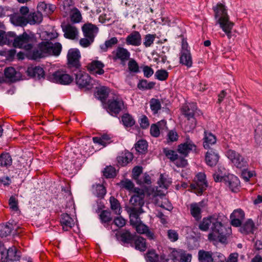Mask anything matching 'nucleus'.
Masks as SVG:
<instances>
[{
	"label": "nucleus",
	"mask_w": 262,
	"mask_h": 262,
	"mask_svg": "<svg viewBox=\"0 0 262 262\" xmlns=\"http://www.w3.org/2000/svg\"><path fill=\"white\" fill-rule=\"evenodd\" d=\"M211 225V232L208 234V239L225 243L227 237L231 233V227L223 223L220 219L210 216L204 217L200 223L199 228L203 231H207Z\"/></svg>",
	"instance_id": "f257e3e1"
},
{
	"label": "nucleus",
	"mask_w": 262,
	"mask_h": 262,
	"mask_svg": "<svg viewBox=\"0 0 262 262\" xmlns=\"http://www.w3.org/2000/svg\"><path fill=\"white\" fill-rule=\"evenodd\" d=\"M213 9L215 12V18L217 19V23L219 24L220 28L225 33L228 38H230L231 30L234 24L230 20L225 6L219 3Z\"/></svg>",
	"instance_id": "f03ea898"
},
{
	"label": "nucleus",
	"mask_w": 262,
	"mask_h": 262,
	"mask_svg": "<svg viewBox=\"0 0 262 262\" xmlns=\"http://www.w3.org/2000/svg\"><path fill=\"white\" fill-rule=\"evenodd\" d=\"M196 109V105L194 103H187L182 106L183 114L187 118V122L185 127L186 132L191 131L196 126V120L194 118V114Z\"/></svg>",
	"instance_id": "7ed1b4c3"
},
{
	"label": "nucleus",
	"mask_w": 262,
	"mask_h": 262,
	"mask_svg": "<svg viewBox=\"0 0 262 262\" xmlns=\"http://www.w3.org/2000/svg\"><path fill=\"white\" fill-rule=\"evenodd\" d=\"M9 35L14 37L13 45L15 48L23 49L27 51L31 50L33 48V38L26 32L15 36L13 32H10Z\"/></svg>",
	"instance_id": "20e7f679"
},
{
	"label": "nucleus",
	"mask_w": 262,
	"mask_h": 262,
	"mask_svg": "<svg viewBox=\"0 0 262 262\" xmlns=\"http://www.w3.org/2000/svg\"><path fill=\"white\" fill-rule=\"evenodd\" d=\"M145 193L143 189L140 188L135 189L134 194L129 200L130 206L127 209L137 210L143 211L142 207L144 204Z\"/></svg>",
	"instance_id": "39448f33"
},
{
	"label": "nucleus",
	"mask_w": 262,
	"mask_h": 262,
	"mask_svg": "<svg viewBox=\"0 0 262 262\" xmlns=\"http://www.w3.org/2000/svg\"><path fill=\"white\" fill-rule=\"evenodd\" d=\"M207 187L208 184L206 180V175L203 172L198 173L196 175L195 180L190 185L191 191L198 195H201Z\"/></svg>",
	"instance_id": "423d86ee"
},
{
	"label": "nucleus",
	"mask_w": 262,
	"mask_h": 262,
	"mask_svg": "<svg viewBox=\"0 0 262 262\" xmlns=\"http://www.w3.org/2000/svg\"><path fill=\"white\" fill-rule=\"evenodd\" d=\"M125 108L124 102L120 97H114L107 102V111L112 116H116Z\"/></svg>",
	"instance_id": "0eeeda50"
},
{
	"label": "nucleus",
	"mask_w": 262,
	"mask_h": 262,
	"mask_svg": "<svg viewBox=\"0 0 262 262\" xmlns=\"http://www.w3.org/2000/svg\"><path fill=\"white\" fill-rule=\"evenodd\" d=\"M75 76L76 83L80 88L91 90L94 88V82H95V80L91 79L86 73L79 71L75 74Z\"/></svg>",
	"instance_id": "6e6552de"
},
{
	"label": "nucleus",
	"mask_w": 262,
	"mask_h": 262,
	"mask_svg": "<svg viewBox=\"0 0 262 262\" xmlns=\"http://www.w3.org/2000/svg\"><path fill=\"white\" fill-rule=\"evenodd\" d=\"M49 80L54 83L68 85L73 80V77L63 71H57L49 77Z\"/></svg>",
	"instance_id": "1a4fd4ad"
},
{
	"label": "nucleus",
	"mask_w": 262,
	"mask_h": 262,
	"mask_svg": "<svg viewBox=\"0 0 262 262\" xmlns=\"http://www.w3.org/2000/svg\"><path fill=\"white\" fill-rule=\"evenodd\" d=\"M163 153L178 167H183L187 165V161L184 157L179 156L174 150L165 148L163 149Z\"/></svg>",
	"instance_id": "9d476101"
},
{
	"label": "nucleus",
	"mask_w": 262,
	"mask_h": 262,
	"mask_svg": "<svg viewBox=\"0 0 262 262\" xmlns=\"http://www.w3.org/2000/svg\"><path fill=\"white\" fill-rule=\"evenodd\" d=\"M130 53L123 47H118L112 52V59L114 61H119L122 65H125L130 59Z\"/></svg>",
	"instance_id": "9b49d317"
},
{
	"label": "nucleus",
	"mask_w": 262,
	"mask_h": 262,
	"mask_svg": "<svg viewBox=\"0 0 262 262\" xmlns=\"http://www.w3.org/2000/svg\"><path fill=\"white\" fill-rule=\"evenodd\" d=\"M41 47L45 50L47 56L49 55L58 56L61 51L62 46L59 42L51 41L41 42Z\"/></svg>",
	"instance_id": "f8f14e48"
},
{
	"label": "nucleus",
	"mask_w": 262,
	"mask_h": 262,
	"mask_svg": "<svg viewBox=\"0 0 262 262\" xmlns=\"http://www.w3.org/2000/svg\"><path fill=\"white\" fill-rule=\"evenodd\" d=\"M226 155L236 167L242 168L246 167L247 161L235 150L229 149L227 151Z\"/></svg>",
	"instance_id": "ddd939ff"
},
{
	"label": "nucleus",
	"mask_w": 262,
	"mask_h": 262,
	"mask_svg": "<svg viewBox=\"0 0 262 262\" xmlns=\"http://www.w3.org/2000/svg\"><path fill=\"white\" fill-rule=\"evenodd\" d=\"M226 155L236 167L242 168L246 167L247 161L235 150L229 149L227 151Z\"/></svg>",
	"instance_id": "4468645a"
},
{
	"label": "nucleus",
	"mask_w": 262,
	"mask_h": 262,
	"mask_svg": "<svg viewBox=\"0 0 262 262\" xmlns=\"http://www.w3.org/2000/svg\"><path fill=\"white\" fill-rule=\"evenodd\" d=\"M226 155L236 167L242 168L246 167L247 161L235 150L229 149L227 151Z\"/></svg>",
	"instance_id": "2eb2a0df"
},
{
	"label": "nucleus",
	"mask_w": 262,
	"mask_h": 262,
	"mask_svg": "<svg viewBox=\"0 0 262 262\" xmlns=\"http://www.w3.org/2000/svg\"><path fill=\"white\" fill-rule=\"evenodd\" d=\"M226 155L236 167L242 168L246 167L247 161L235 150L229 149L227 151Z\"/></svg>",
	"instance_id": "dca6fc26"
},
{
	"label": "nucleus",
	"mask_w": 262,
	"mask_h": 262,
	"mask_svg": "<svg viewBox=\"0 0 262 262\" xmlns=\"http://www.w3.org/2000/svg\"><path fill=\"white\" fill-rule=\"evenodd\" d=\"M79 51L76 49H71L67 54L68 63L70 68L79 69L80 68L79 59L80 58Z\"/></svg>",
	"instance_id": "f3484780"
},
{
	"label": "nucleus",
	"mask_w": 262,
	"mask_h": 262,
	"mask_svg": "<svg viewBox=\"0 0 262 262\" xmlns=\"http://www.w3.org/2000/svg\"><path fill=\"white\" fill-rule=\"evenodd\" d=\"M196 149V146L195 144L189 139H187L185 142L178 145L177 151L185 158L190 152L195 151Z\"/></svg>",
	"instance_id": "a211bd4d"
},
{
	"label": "nucleus",
	"mask_w": 262,
	"mask_h": 262,
	"mask_svg": "<svg viewBox=\"0 0 262 262\" xmlns=\"http://www.w3.org/2000/svg\"><path fill=\"white\" fill-rule=\"evenodd\" d=\"M180 61L182 64L190 68L192 64V60L190 51L188 49V44L183 43L182 50L180 53Z\"/></svg>",
	"instance_id": "6ab92c4d"
},
{
	"label": "nucleus",
	"mask_w": 262,
	"mask_h": 262,
	"mask_svg": "<svg viewBox=\"0 0 262 262\" xmlns=\"http://www.w3.org/2000/svg\"><path fill=\"white\" fill-rule=\"evenodd\" d=\"M231 224L234 227H240L245 219V212L241 208L235 209L230 215Z\"/></svg>",
	"instance_id": "aec40b11"
},
{
	"label": "nucleus",
	"mask_w": 262,
	"mask_h": 262,
	"mask_svg": "<svg viewBox=\"0 0 262 262\" xmlns=\"http://www.w3.org/2000/svg\"><path fill=\"white\" fill-rule=\"evenodd\" d=\"M171 256L173 259L179 262H191L192 258L191 254L182 249L173 250Z\"/></svg>",
	"instance_id": "412c9836"
},
{
	"label": "nucleus",
	"mask_w": 262,
	"mask_h": 262,
	"mask_svg": "<svg viewBox=\"0 0 262 262\" xmlns=\"http://www.w3.org/2000/svg\"><path fill=\"white\" fill-rule=\"evenodd\" d=\"M126 44L128 46H139L142 43V37L138 31H134L130 33L125 39Z\"/></svg>",
	"instance_id": "4be33fe9"
},
{
	"label": "nucleus",
	"mask_w": 262,
	"mask_h": 262,
	"mask_svg": "<svg viewBox=\"0 0 262 262\" xmlns=\"http://www.w3.org/2000/svg\"><path fill=\"white\" fill-rule=\"evenodd\" d=\"M104 64L100 61H93L87 66L88 71L92 74L95 75H102L104 71L103 69Z\"/></svg>",
	"instance_id": "5701e85b"
},
{
	"label": "nucleus",
	"mask_w": 262,
	"mask_h": 262,
	"mask_svg": "<svg viewBox=\"0 0 262 262\" xmlns=\"http://www.w3.org/2000/svg\"><path fill=\"white\" fill-rule=\"evenodd\" d=\"M61 28L66 38L74 39L77 36L78 31L75 26L71 24L61 25Z\"/></svg>",
	"instance_id": "b1692460"
},
{
	"label": "nucleus",
	"mask_w": 262,
	"mask_h": 262,
	"mask_svg": "<svg viewBox=\"0 0 262 262\" xmlns=\"http://www.w3.org/2000/svg\"><path fill=\"white\" fill-rule=\"evenodd\" d=\"M224 183L233 192H236L239 186V181L238 178L233 175L229 174L224 178Z\"/></svg>",
	"instance_id": "393cba45"
},
{
	"label": "nucleus",
	"mask_w": 262,
	"mask_h": 262,
	"mask_svg": "<svg viewBox=\"0 0 262 262\" xmlns=\"http://www.w3.org/2000/svg\"><path fill=\"white\" fill-rule=\"evenodd\" d=\"M60 222L64 231H69L75 225L74 219L68 213L61 215Z\"/></svg>",
	"instance_id": "a878e982"
},
{
	"label": "nucleus",
	"mask_w": 262,
	"mask_h": 262,
	"mask_svg": "<svg viewBox=\"0 0 262 262\" xmlns=\"http://www.w3.org/2000/svg\"><path fill=\"white\" fill-rule=\"evenodd\" d=\"M219 159V156L214 149H208L206 153L205 161L206 164L211 166L216 165Z\"/></svg>",
	"instance_id": "bb28decb"
},
{
	"label": "nucleus",
	"mask_w": 262,
	"mask_h": 262,
	"mask_svg": "<svg viewBox=\"0 0 262 262\" xmlns=\"http://www.w3.org/2000/svg\"><path fill=\"white\" fill-rule=\"evenodd\" d=\"M82 30L85 37H90L94 39L98 32V28L91 23L84 24L82 27Z\"/></svg>",
	"instance_id": "cd10ccee"
},
{
	"label": "nucleus",
	"mask_w": 262,
	"mask_h": 262,
	"mask_svg": "<svg viewBox=\"0 0 262 262\" xmlns=\"http://www.w3.org/2000/svg\"><path fill=\"white\" fill-rule=\"evenodd\" d=\"M28 52V57L30 59L37 60L47 56L45 50L41 47V43L38 45L37 48Z\"/></svg>",
	"instance_id": "c85d7f7f"
},
{
	"label": "nucleus",
	"mask_w": 262,
	"mask_h": 262,
	"mask_svg": "<svg viewBox=\"0 0 262 262\" xmlns=\"http://www.w3.org/2000/svg\"><path fill=\"white\" fill-rule=\"evenodd\" d=\"M28 75L35 79H40L45 76V71L39 66L29 67L27 69Z\"/></svg>",
	"instance_id": "c756f323"
},
{
	"label": "nucleus",
	"mask_w": 262,
	"mask_h": 262,
	"mask_svg": "<svg viewBox=\"0 0 262 262\" xmlns=\"http://www.w3.org/2000/svg\"><path fill=\"white\" fill-rule=\"evenodd\" d=\"M200 203H193L190 205V212L196 221H199L202 217V208Z\"/></svg>",
	"instance_id": "7c9ffc66"
},
{
	"label": "nucleus",
	"mask_w": 262,
	"mask_h": 262,
	"mask_svg": "<svg viewBox=\"0 0 262 262\" xmlns=\"http://www.w3.org/2000/svg\"><path fill=\"white\" fill-rule=\"evenodd\" d=\"M10 19L12 23L18 26L24 27L28 24L27 18L19 14H13L11 16Z\"/></svg>",
	"instance_id": "2f4dec72"
},
{
	"label": "nucleus",
	"mask_w": 262,
	"mask_h": 262,
	"mask_svg": "<svg viewBox=\"0 0 262 262\" xmlns=\"http://www.w3.org/2000/svg\"><path fill=\"white\" fill-rule=\"evenodd\" d=\"M127 212L129 214L130 223L133 226L135 227L141 222L139 218V215L143 211H140L135 209H127Z\"/></svg>",
	"instance_id": "473e14b6"
},
{
	"label": "nucleus",
	"mask_w": 262,
	"mask_h": 262,
	"mask_svg": "<svg viewBox=\"0 0 262 262\" xmlns=\"http://www.w3.org/2000/svg\"><path fill=\"white\" fill-rule=\"evenodd\" d=\"M203 146L205 149H212L211 146L216 143L215 137L210 133L204 132Z\"/></svg>",
	"instance_id": "72a5a7b5"
},
{
	"label": "nucleus",
	"mask_w": 262,
	"mask_h": 262,
	"mask_svg": "<svg viewBox=\"0 0 262 262\" xmlns=\"http://www.w3.org/2000/svg\"><path fill=\"white\" fill-rule=\"evenodd\" d=\"M73 2L72 0H61L60 9L64 13V16L68 15L72 10Z\"/></svg>",
	"instance_id": "f704fd0d"
},
{
	"label": "nucleus",
	"mask_w": 262,
	"mask_h": 262,
	"mask_svg": "<svg viewBox=\"0 0 262 262\" xmlns=\"http://www.w3.org/2000/svg\"><path fill=\"white\" fill-rule=\"evenodd\" d=\"M93 141L95 143L103 146H106L112 142L111 137L107 134H103L99 137L93 138Z\"/></svg>",
	"instance_id": "c9c22d12"
},
{
	"label": "nucleus",
	"mask_w": 262,
	"mask_h": 262,
	"mask_svg": "<svg viewBox=\"0 0 262 262\" xmlns=\"http://www.w3.org/2000/svg\"><path fill=\"white\" fill-rule=\"evenodd\" d=\"M28 24L30 25H35L39 24L42 21V15L40 12H33L30 13L27 17Z\"/></svg>",
	"instance_id": "e433bc0d"
},
{
	"label": "nucleus",
	"mask_w": 262,
	"mask_h": 262,
	"mask_svg": "<svg viewBox=\"0 0 262 262\" xmlns=\"http://www.w3.org/2000/svg\"><path fill=\"white\" fill-rule=\"evenodd\" d=\"M38 11L45 12L46 14H51L55 9V6L52 4H47L45 2H40L37 5Z\"/></svg>",
	"instance_id": "4c0bfd02"
},
{
	"label": "nucleus",
	"mask_w": 262,
	"mask_h": 262,
	"mask_svg": "<svg viewBox=\"0 0 262 262\" xmlns=\"http://www.w3.org/2000/svg\"><path fill=\"white\" fill-rule=\"evenodd\" d=\"M133 159V155L130 152H125L122 156L117 157V161L118 164L121 166H124L129 163L132 161Z\"/></svg>",
	"instance_id": "58836bf2"
},
{
	"label": "nucleus",
	"mask_w": 262,
	"mask_h": 262,
	"mask_svg": "<svg viewBox=\"0 0 262 262\" xmlns=\"http://www.w3.org/2000/svg\"><path fill=\"white\" fill-rule=\"evenodd\" d=\"M101 223L104 227L109 229L110 223L111 222L112 218L111 212L107 210H103L99 215Z\"/></svg>",
	"instance_id": "ea45409f"
},
{
	"label": "nucleus",
	"mask_w": 262,
	"mask_h": 262,
	"mask_svg": "<svg viewBox=\"0 0 262 262\" xmlns=\"http://www.w3.org/2000/svg\"><path fill=\"white\" fill-rule=\"evenodd\" d=\"M121 122L125 127H132L136 123L134 118L128 113H125L122 116Z\"/></svg>",
	"instance_id": "a19ab883"
},
{
	"label": "nucleus",
	"mask_w": 262,
	"mask_h": 262,
	"mask_svg": "<svg viewBox=\"0 0 262 262\" xmlns=\"http://www.w3.org/2000/svg\"><path fill=\"white\" fill-rule=\"evenodd\" d=\"M199 259L201 262H212V253L209 251L200 250L198 252Z\"/></svg>",
	"instance_id": "79ce46f5"
},
{
	"label": "nucleus",
	"mask_w": 262,
	"mask_h": 262,
	"mask_svg": "<svg viewBox=\"0 0 262 262\" xmlns=\"http://www.w3.org/2000/svg\"><path fill=\"white\" fill-rule=\"evenodd\" d=\"M135 247L138 250L145 251L147 249L146 239L141 236H138L135 240Z\"/></svg>",
	"instance_id": "37998d69"
},
{
	"label": "nucleus",
	"mask_w": 262,
	"mask_h": 262,
	"mask_svg": "<svg viewBox=\"0 0 262 262\" xmlns=\"http://www.w3.org/2000/svg\"><path fill=\"white\" fill-rule=\"evenodd\" d=\"M4 73L6 77L12 81H15L18 80L17 75L19 74V73H17L15 69L13 67L6 68Z\"/></svg>",
	"instance_id": "c03bdc74"
},
{
	"label": "nucleus",
	"mask_w": 262,
	"mask_h": 262,
	"mask_svg": "<svg viewBox=\"0 0 262 262\" xmlns=\"http://www.w3.org/2000/svg\"><path fill=\"white\" fill-rule=\"evenodd\" d=\"M254 227V224L251 219H248L241 227L240 231L244 233L252 232Z\"/></svg>",
	"instance_id": "a18cd8bd"
},
{
	"label": "nucleus",
	"mask_w": 262,
	"mask_h": 262,
	"mask_svg": "<svg viewBox=\"0 0 262 262\" xmlns=\"http://www.w3.org/2000/svg\"><path fill=\"white\" fill-rule=\"evenodd\" d=\"M12 228V225L10 223L0 225V236L4 237L9 235Z\"/></svg>",
	"instance_id": "49530a36"
},
{
	"label": "nucleus",
	"mask_w": 262,
	"mask_h": 262,
	"mask_svg": "<svg viewBox=\"0 0 262 262\" xmlns=\"http://www.w3.org/2000/svg\"><path fill=\"white\" fill-rule=\"evenodd\" d=\"M118 41L117 37H112L111 39L105 41L104 44L100 45V47L102 51L106 52L108 49L112 48L114 45L118 43Z\"/></svg>",
	"instance_id": "de8ad7c7"
},
{
	"label": "nucleus",
	"mask_w": 262,
	"mask_h": 262,
	"mask_svg": "<svg viewBox=\"0 0 262 262\" xmlns=\"http://www.w3.org/2000/svg\"><path fill=\"white\" fill-rule=\"evenodd\" d=\"M12 160L8 153L2 154L0 156V166L7 167L12 164Z\"/></svg>",
	"instance_id": "09e8293b"
},
{
	"label": "nucleus",
	"mask_w": 262,
	"mask_h": 262,
	"mask_svg": "<svg viewBox=\"0 0 262 262\" xmlns=\"http://www.w3.org/2000/svg\"><path fill=\"white\" fill-rule=\"evenodd\" d=\"M121 241L124 243L131 244V246H133L132 242L134 240V235L129 231H125L120 233Z\"/></svg>",
	"instance_id": "8fccbe9b"
},
{
	"label": "nucleus",
	"mask_w": 262,
	"mask_h": 262,
	"mask_svg": "<svg viewBox=\"0 0 262 262\" xmlns=\"http://www.w3.org/2000/svg\"><path fill=\"white\" fill-rule=\"evenodd\" d=\"M111 208L117 214H120L121 212V206L119 201L114 196L110 198Z\"/></svg>",
	"instance_id": "3c124183"
},
{
	"label": "nucleus",
	"mask_w": 262,
	"mask_h": 262,
	"mask_svg": "<svg viewBox=\"0 0 262 262\" xmlns=\"http://www.w3.org/2000/svg\"><path fill=\"white\" fill-rule=\"evenodd\" d=\"M145 258L146 262H158L159 255L155 250H149L145 254Z\"/></svg>",
	"instance_id": "603ef678"
},
{
	"label": "nucleus",
	"mask_w": 262,
	"mask_h": 262,
	"mask_svg": "<svg viewBox=\"0 0 262 262\" xmlns=\"http://www.w3.org/2000/svg\"><path fill=\"white\" fill-rule=\"evenodd\" d=\"M166 122L164 120H162L158 122V125L152 124L150 126V132L152 136L154 137H158L160 135V130L158 125L165 126Z\"/></svg>",
	"instance_id": "864d4df0"
},
{
	"label": "nucleus",
	"mask_w": 262,
	"mask_h": 262,
	"mask_svg": "<svg viewBox=\"0 0 262 262\" xmlns=\"http://www.w3.org/2000/svg\"><path fill=\"white\" fill-rule=\"evenodd\" d=\"M8 252L10 261H17L19 259L20 256L15 247L9 248Z\"/></svg>",
	"instance_id": "5fc2aeb1"
},
{
	"label": "nucleus",
	"mask_w": 262,
	"mask_h": 262,
	"mask_svg": "<svg viewBox=\"0 0 262 262\" xmlns=\"http://www.w3.org/2000/svg\"><path fill=\"white\" fill-rule=\"evenodd\" d=\"M150 109L154 114L158 113L161 108V102L159 99L152 98L149 102Z\"/></svg>",
	"instance_id": "6e6d98bb"
},
{
	"label": "nucleus",
	"mask_w": 262,
	"mask_h": 262,
	"mask_svg": "<svg viewBox=\"0 0 262 262\" xmlns=\"http://www.w3.org/2000/svg\"><path fill=\"white\" fill-rule=\"evenodd\" d=\"M155 85V83L154 82H148L146 80L143 79L139 81L137 86L140 90H144L151 89Z\"/></svg>",
	"instance_id": "4d7b16f0"
},
{
	"label": "nucleus",
	"mask_w": 262,
	"mask_h": 262,
	"mask_svg": "<svg viewBox=\"0 0 262 262\" xmlns=\"http://www.w3.org/2000/svg\"><path fill=\"white\" fill-rule=\"evenodd\" d=\"M136 150L139 153H143L147 149V143L145 140H140L135 145Z\"/></svg>",
	"instance_id": "13d9d810"
},
{
	"label": "nucleus",
	"mask_w": 262,
	"mask_h": 262,
	"mask_svg": "<svg viewBox=\"0 0 262 262\" xmlns=\"http://www.w3.org/2000/svg\"><path fill=\"white\" fill-rule=\"evenodd\" d=\"M71 12H72V14L70 17L72 22L77 23L81 21L82 18L81 15L78 9L75 8L72 9Z\"/></svg>",
	"instance_id": "bf43d9fd"
},
{
	"label": "nucleus",
	"mask_w": 262,
	"mask_h": 262,
	"mask_svg": "<svg viewBox=\"0 0 262 262\" xmlns=\"http://www.w3.org/2000/svg\"><path fill=\"white\" fill-rule=\"evenodd\" d=\"M120 185L122 188H124L129 192H132L133 193L134 192L135 189L137 188L134 187V183L130 180L128 179L121 181Z\"/></svg>",
	"instance_id": "052dcab7"
},
{
	"label": "nucleus",
	"mask_w": 262,
	"mask_h": 262,
	"mask_svg": "<svg viewBox=\"0 0 262 262\" xmlns=\"http://www.w3.org/2000/svg\"><path fill=\"white\" fill-rule=\"evenodd\" d=\"M136 182L140 185H150L151 183V178L149 174L145 173L141 176Z\"/></svg>",
	"instance_id": "680f3d73"
},
{
	"label": "nucleus",
	"mask_w": 262,
	"mask_h": 262,
	"mask_svg": "<svg viewBox=\"0 0 262 262\" xmlns=\"http://www.w3.org/2000/svg\"><path fill=\"white\" fill-rule=\"evenodd\" d=\"M156 36V34H146L144 38L143 45L146 48L150 47L153 44L155 40Z\"/></svg>",
	"instance_id": "e2e57ef3"
},
{
	"label": "nucleus",
	"mask_w": 262,
	"mask_h": 262,
	"mask_svg": "<svg viewBox=\"0 0 262 262\" xmlns=\"http://www.w3.org/2000/svg\"><path fill=\"white\" fill-rule=\"evenodd\" d=\"M93 188L95 191L94 193L99 198L103 197L106 193V189L102 185L97 184L94 185Z\"/></svg>",
	"instance_id": "0e129e2a"
},
{
	"label": "nucleus",
	"mask_w": 262,
	"mask_h": 262,
	"mask_svg": "<svg viewBox=\"0 0 262 262\" xmlns=\"http://www.w3.org/2000/svg\"><path fill=\"white\" fill-rule=\"evenodd\" d=\"M108 95V89L105 86H102L97 92V97L103 101L106 99Z\"/></svg>",
	"instance_id": "69168bd1"
},
{
	"label": "nucleus",
	"mask_w": 262,
	"mask_h": 262,
	"mask_svg": "<svg viewBox=\"0 0 262 262\" xmlns=\"http://www.w3.org/2000/svg\"><path fill=\"white\" fill-rule=\"evenodd\" d=\"M103 172V176L106 178H113L116 175L115 168L111 166L104 168Z\"/></svg>",
	"instance_id": "338daca9"
},
{
	"label": "nucleus",
	"mask_w": 262,
	"mask_h": 262,
	"mask_svg": "<svg viewBox=\"0 0 262 262\" xmlns=\"http://www.w3.org/2000/svg\"><path fill=\"white\" fill-rule=\"evenodd\" d=\"M155 76L157 79L164 81L168 78V73L165 70H158L156 72Z\"/></svg>",
	"instance_id": "774afa93"
}]
</instances>
